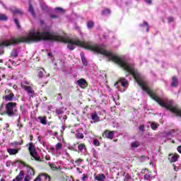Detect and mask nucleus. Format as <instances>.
Here are the masks:
<instances>
[{
  "label": "nucleus",
  "mask_w": 181,
  "mask_h": 181,
  "mask_svg": "<svg viewBox=\"0 0 181 181\" xmlns=\"http://www.w3.org/2000/svg\"><path fill=\"white\" fill-rule=\"evenodd\" d=\"M62 42L67 43V47L71 50V39H67L64 36L59 35L49 31H43L40 33L39 30L32 28L25 36L20 37L16 39L13 37H6L4 41H0V56L4 54V48L2 47H8L18 43H30V42Z\"/></svg>",
  "instance_id": "nucleus-1"
},
{
  "label": "nucleus",
  "mask_w": 181,
  "mask_h": 181,
  "mask_svg": "<svg viewBox=\"0 0 181 181\" xmlns=\"http://www.w3.org/2000/svg\"><path fill=\"white\" fill-rule=\"evenodd\" d=\"M16 103L9 102L6 105V114L8 117H18V107Z\"/></svg>",
  "instance_id": "nucleus-2"
},
{
  "label": "nucleus",
  "mask_w": 181,
  "mask_h": 181,
  "mask_svg": "<svg viewBox=\"0 0 181 181\" xmlns=\"http://www.w3.org/2000/svg\"><path fill=\"white\" fill-rule=\"evenodd\" d=\"M28 150L32 158L35 159V160L40 161V157L37 155V151H36V147L33 145V143L29 144Z\"/></svg>",
  "instance_id": "nucleus-3"
},
{
  "label": "nucleus",
  "mask_w": 181,
  "mask_h": 181,
  "mask_svg": "<svg viewBox=\"0 0 181 181\" xmlns=\"http://www.w3.org/2000/svg\"><path fill=\"white\" fill-rule=\"evenodd\" d=\"M115 86H116L117 88L119 90V91H125V89L121 90L119 89V86L122 87H128V81H127L124 78H122L119 81H118Z\"/></svg>",
  "instance_id": "nucleus-4"
},
{
  "label": "nucleus",
  "mask_w": 181,
  "mask_h": 181,
  "mask_svg": "<svg viewBox=\"0 0 181 181\" xmlns=\"http://www.w3.org/2000/svg\"><path fill=\"white\" fill-rule=\"evenodd\" d=\"M5 95L3 96L4 100L5 101H13V99L15 98V95L11 90L6 89L5 90Z\"/></svg>",
  "instance_id": "nucleus-5"
},
{
  "label": "nucleus",
  "mask_w": 181,
  "mask_h": 181,
  "mask_svg": "<svg viewBox=\"0 0 181 181\" xmlns=\"http://www.w3.org/2000/svg\"><path fill=\"white\" fill-rule=\"evenodd\" d=\"M114 134H115V132H114V131L110 132L108 130H106L103 134V137L107 138V139H112V138H114Z\"/></svg>",
  "instance_id": "nucleus-6"
},
{
  "label": "nucleus",
  "mask_w": 181,
  "mask_h": 181,
  "mask_svg": "<svg viewBox=\"0 0 181 181\" xmlns=\"http://www.w3.org/2000/svg\"><path fill=\"white\" fill-rule=\"evenodd\" d=\"M78 153H83V155H86V153H87V148L86 147V144H80L78 146Z\"/></svg>",
  "instance_id": "nucleus-7"
},
{
  "label": "nucleus",
  "mask_w": 181,
  "mask_h": 181,
  "mask_svg": "<svg viewBox=\"0 0 181 181\" xmlns=\"http://www.w3.org/2000/svg\"><path fill=\"white\" fill-rule=\"evenodd\" d=\"M42 180H45V181H50V177H49L46 174H42L40 175L39 177H37L34 181H42Z\"/></svg>",
  "instance_id": "nucleus-8"
},
{
  "label": "nucleus",
  "mask_w": 181,
  "mask_h": 181,
  "mask_svg": "<svg viewBox=\"0 0 181 181\" xmlns=\"http://www.w3.org/2000/svg\"><path fill=\"white\" fill-rule=\"evenodd\" d=\"M95 180L98 181H105L107 179V177L103 173H100L97 175L95 174L94 175Z\"/></svg>",
  "instance_id": "nucleus-9"
},
{
  "label": "nucleus",
  "mask_w": 181,
  "mask_h": 181,
  "mask_svg": "<svg viewBox=\"0 0 181 181\" xmlns=\"http://www.w3.org/2000/svg\"><path fill=\"white\" fill-rule=\"evenodd\" d=\"M23 177H25V173L23 170H21L18 175H17L16 178L13 180V181H21L22 179H23Z\"/></svg>",
  "instance_id": "nucleus-10"
},
{
  "label": "nucleus",
  "mask_w": 181,
  "mask_h": 181,
  "mask_svg": "<svg viewBox=\"0 0 181 181\" xmlns=\"http://www.w3.org/2000/svg\"><path fill=\"white\" fill-rule=\"evenodd\" d=\"M24 90L28 93V95H30V97H33L34 91L33 89H32V87L25 86Z\"/></svg>",
  "instance_id": "nucleus-11"
},
{
  "label": "nucleus",
  "mask_w": 181,
  "mask_h": 181,
  "mask_svg": "<svg viewBox=\"0 0 181 181\" xmlns=\"http://www.w3.org/2000/svg\"><path fill=\"white\" fill-rule=\"evenodd\" d=\"M91 119L94 122H100V116L97 114V112L92 113Z\"/></svg>",
  "instance_id": "nucleus-12"
},
{
  "label": "nucleus",
  "mask_w": 181,
  "mask_h": 181,
  "mask_svg": "<svg viewBox=\"0 0 181 181\" xmlns=\"http://www.w3.org/2000/svg\"><path fill=\"white\" fill-rule=\"evenodd\" d=\"M179 86V81L176 76L172 78L171 87H177Z\"/></svg>",
  "instance_id": "nucleus-13"
},
{
  "label": "nucleus",
  "mask_w": 181,
  "mask_h": 181,
  "mask_svg": "<svg viewBox=\"0 0 181 181\" xmlns=\"http://www.w3.org/2000/svg\"><path fill=\"white\" fill-rule=\"evenodd\" d=\"M77 83H78V86H79V87H82V88H84L86 87V86H87V82L83 78L78 80Z\"/></svg>",
  "instance_id": "nucleus-14"
},
{
  "label": "nucleus",
  "mask_w": 181,
  "mask_h": 181,
  "mask_svg": "<svg viewBox=\"0 0 181 181\" xmlns=\"http://www.w3.org/2000/svg\"><path fill=\"white\" fill-rule=\"evenodd\" d=\"M81 59L83 66H88V62H87V59H86V56L84 55V52H81Z\"/></svg>",
  "instance_id": "nucleus-15"
},
{
  "label": "nucleus",
  "mask_w": 181,
  "mask_h": 181,
  "mask_svg": "<svg viewBox=\"0 0 181 181\" xmlns=\"http://www.w3.org/2000/svg\"><path fill=\"white\" fill-rule=\"evenodd\" d=\"M7 152H8V153H9V155H16V153H18L19 152V149L8 148Z\"/></svg>",
  "instance_id": "nucleus-16"
},
{
  "label": "nucleus",
  "mask_w": 181,
  "mask_h": 181,
  "mask_svg": "<svg viewBox=\"0 0 181 181\" xmlns=\"http://www.w3.org/2000/svg\"><path fill=\"white\" fill-rule=\"evenodd\" d=\"M38 119L42 125H47V119H46L45 117L40 116L38 117Z\"/></svg>",
  "instance_id": "nucleus-17"
},
{
  "label": "nucleus",
  "mask_w": 181,
  "mask_h": 181,
  "mask_svg": "<svg viewBox=\"0 0 181 181\" xmlns=\"http://www.w3.org/2000/svg\"><path fill=\"white\" fill-rule=\"evenodd\" d=\"M170 162L173 163V162H177V154H174L173 156H170L168 158Z\"/></svg>",
  "instance_id": "nucleus-18"
},
{
  "label": "nucleus",
  "mask_w": 181,
  "mask_h": 181,
  "mask_svg": "<svg viewBox=\"0 0 181 181\" xmlns=\"http://www.w3.org/2000/svg\"><path fill=\"white\" fill-rule=\"evenodd\" d=\"M141 145L139 141H134L131 143V147L133 148V149H135V148H138Z\"/></svg>",
  "instance_id": "nucleus-19"
},
{
  "label": "nucleus",
  "mask_w": 181,
  "mask_h": 181,
  "mask_svg": "<svg viewBox=\"0 0 181 181\" xmlns=\"http://www.w3.org/2000/svg\"><path fill=\"white\" fill-rule=\"evenodd\" d=\"M27 176H30L32 177V176H35V170L32 168H28L27 171Z\"/></svg>",
  "instance_id": "nucleus-20"
},
{
  "label": "nucleus",
  "mask_w": 181,
  "mask_h": 181,
  "mask_svg": "<svg viewBox=\"0 0 181 181\" xmlns=\"http://www.w3.org/2000/svg\"><path fill=\"white\" fill-rule=\"evenodd\" d=\"M28 12L31 13L32 16H35V10L33 9L32 4H29Z\"/></svg>",
  "instance_id": "nucleus-21"
},
{
  "label": "nucleus",
  "mask_w": 181,
  "mask_h": 181,
  "mask_svg": "<svg viewBox=\"0 0 181 181\" xmlns=\"http://www.w3.org/2000/svg\"><path fill=\"white\" fill-rule=\"evenodd\" d=\"M76 136L77 139H83L84 138V134H83V133H81L79 132H76Z\"/></svg>",
  "instance_id": "nucleus-22"
},
{
  "label": "nucleus",
  "mask_w": 181,
  "mask_h": 181,
  "mask_svg": "<svg viewBox=\"0 0 181 181\" xmlns=\"http://www.w3.org/2000/svg\"><path fill=\"white\" fill-rule=\"evenodd\" d=\"M149 124H151V129H157L158 127H159V124L152 122H149Z\"/></svg>",
  "instance_id": "nucleus-23"
},
{
  "label": "nucleus",
  "mask_w": 181,
  "mask_h": 181,
  "mask_svg": "<svg viewBox=\"0 0 181 181\" xmlns=\"http://www.w3.org/2000/svg\"><path fill=\"white\" fill-rule=\"evenodd\" d=\"M110 13H111V11H110L108 8H106L102 11V15L104 16H107V15H110Z\"/></svg>",
  "instance_id": "nucleus-24"
},
{
  "label": "nucleus",
  "mask_w": 181,
  "mask_h": 181,
  "mask_svg": "<svg viewBox=\"0 0 181 181\" xmlns=\"http://www.w3.org/2000/svg\"><path fill=\"white\" fill-rule=\"evenodd\" d=\"M87 28L88 29H93V28H94V22L88 21L87 23Z\"/></svg>",
  "instance_id": "nucleus-25"
},
{
  "label": "nucleus",
  "mask_w": 181,
  "mask_h": 181,
  "mask_svg": "<svg viewBox=\"0 0 181 181\" xmlns=\"http://www.w3.org/2000/svg\"><path fill=\"white\" fill-rule=\"evenodd\" d=\"M0 21H8V16L5 14H0Z\"/></svg>",
  "instance_id": "nucleus-26"
},
{
  "label": "nucleus",
  "mask_w": 181,
  "mask_h": 181,
  "mask_svg": "<svg viewBox=\"0 0 181 181\" xmlns=\"http://www.w3.org/2000/svg\"><path fill=\"white\" fill-rule=\"evenodd\" d=\"M40 6L42 11H47V6L45 2H40Z\"/></svg>",
  "instance_id": "nucleus-27"
},
{
  "label": "nucleus",
  "mask_w": 181,
  "mask_h": 181,
  "mask_svg": "<svg viewBox=\"0 0 181 181\" xmlns=\"http://www.w3.org/2000/svg\"><path fill=\"white\" fill-rule=\"evenodd\" d=\"M55 112L57 115H62V114H63L64 111H63V108H59V109H57Z\"/></svg>",
  "instance_id": "nucleus-28"
},
{
  "label": "nucleus",
  "mask_w": 181,
  "mask_h": 181,
  "mask_svg": "<svg viewBox=\"0 0 181 181\" xmlns=\"http://www.w3.org/2000/svg\"><path fill=\"white\" fill-rule=\"evenodd\" d=\"M62 148H63V146H62V144H60V143H57V144L55 145V149H56V151H60V149H62Z\"/></svg>",
  "instance_id": "nucleus-29"
},
{
  "label": "nucleus",
  "mask_w": 181,
  "mask_h": 181,
  "mask_svg": "<svg viewBox=\"0 0 181 181\" xmlns=\"http://www.w3.org/2000/svg\"><path fill=\"white\" fill-rule=\"evenodd\" d=\"M13 13H20L21 15H22V13H23V11L19 8H16V10H13L12 11Z\"/></svg>",
  "instance_id": "nucleus-30"
},
{
  "label": "nucleus",
  "mask_w": 181,
  "mask_h": 181,
  "mask_svg": "<svg viewBox=\"0 0 181 181\" xmlns=\"http://www.w3.org/2000/svg\"><path fill=\"white\" fill-rule=\"evenodd\" d=\"M81 163H83V159L81 158H78L77 160L75 161V164L76 165V166H80Z\"/></svg>",
  "instance_id": "nucleus-31"
},
{
  "label": "nucleus",
  "mask_w": 181,
  "mask_h": 181,
  "mask_svg": "<svg viewBox=\"0 0 181 181\" xmlns=\"http://www.w3.org/2000/svg\"><path fill=\"white\" fill-rule=\"evenodd\" d=\"M55 11H57V12H59V13H64V10L59 7H57L55 8Z\"/></svg>",
  "instance_id": "nucleus-32"
},
{
  "label": "nucleus",
  "mask_w": 181,
  "mask_h": 181,
  "mask_svg": "<svg viewBox=\"0 0 181 181\" xmlns=\"http://www.w3.org/2000/svg\"><path fill=\"white\" fill-rule=\"evenodd\" d=\"M93 156L95 159H98V153L95 150H93Z\"/></svg>",
  "instance_id": "nucleus-33"
},
{
  "label": "nucleus",
  "mask_w": 181,
  "mask_h": 181,
  "mask_svg": "<svg viewBox=\"0 0 181 181\" xmlns=\"http://www.w3.org/2000/svg\"><path fill=\"white\" fill-rule=\"evenodd\" d=\"M140 26H146V32H149V25H148V23L146 21H144V23L142 25H140Z\"/></svg>",
  "instance_id": "nucleus-34"
},
{
  "label": "nucleus",
  "mask_w": 181,
  "mask_h": 181,
  "mask_svg": "<svg viewBox=\"0 0 181 181\" xmlns=\"http://www.w3.org/2000/svg\"><path fill=\"white\" fill-rule=\"evenodd\" d=\"M49 165L51 169H52V170H57V165H56V164H50V163H49Z\"/></svg>",
  "instance_id": "nucleus-35"
},
{
  "label": "nucleus",
  "mask_w": 181,
  "mask_h": 181,
  "mask_svg": "<svg viewBox=\"0 0 181 181\" xmlns=\"http://www.w3.org/2000/svg\"><path fill=\"white\" fill-rule=\"evenodd\" d=\"M43 71H45L44 69H42L41 71L38 72L39 78H42L43 77Z\"/></svg>",
  "instance_id": "nucleus-36"
},
{
  "label": "nucleus",
  "mask_w": 181,
  "mask_h": 181,
  "mask_svg": "<svg viewBox=\"0 0 181 181\" xmlns=\"http://www.w3.org/2000/svg\"><path fill=\"white\" fill-rule=\"evenodd\" d=\"M11 54L13 57H18V52L16 50L13 51Z\"/></svg>",
  "instance_id": "nucleus-37"
},
{
  "label": "nucleus",
  "mask_w": 181,
  "mask_h": 181,
  "mask_svg": "<svg viewBox=\"0 0 181 181\" xmlns=\"http://www.w3.org/2000/svg\"><path fill=\"white\" fill-rule=\"evenodd\" d=\"M144 180H149V179H151V175L149 173L146 174L144 176Z\"/></svg>",
  "instance_id": "nucleus-38"
},
{
  "label": "nucleus",
  "mask_w": 181,
  "mask_h": 181,
  "mask_svg": "<svg viewBox=\"0 0 181 181\" xmlns=\"http://www.w3.org/2000/svg\"><path fill=\"white\" fill-rule=\"evenodd\" d=\"M93 145H95V146H100V141L97 139H94L93 140Z\"/></svg>",
  "instance_id": "nucleus-39"
},
{
  "label": "nucleus",
  "mask_w": 181,
  "mask_h": 181,
  "mask_svg": "<svg viewBox=\"0 0 181 181\" xmlns=\"http://www.w3.org/2000/svg\"><path fill=\"white\" fill-rule=\"evenodd\" d=\"M139 131H141V132H144L145 131V125L141 124L139 126Z\"/></svg>",
  "instance_id": "nucleus-40"
},
{
  "label": "nucleus",
  "mask_w": 181,
  "mask_h": 181,
  "mask_svg": "<svg viewBox=\"0 0 181 181\" xmlns=\"http://www.w3.org/2000/svg\"><path fill=\"white\" fill-rule=\"evenodd\" d=\"M86 179H88V175L87 174H83V177L81 178L82 181H86Z\"/></svg>",
  "instance_id": "nucleus-41"
},
{
  "label": "nucleus",
  "mask_w": 181,
  "mask_h": 181,
  "mask_svg": "<svg viewBox=\"0 0 181 181\" xmlns=\"http://www.w3.org/2000/svg\"><path fill=\"white\" fill-rule=\"evenodd\" d=\"M78 35H80L81 39H84V35H83V33H81V30H80L79 28H78Z\"/></svg>",
  "instance_id": "nucleus-42"
},
{
  "label": "nucleus",
  "mask_w": 181,
  "mask_h": 181,
  "mask_svg": "<svg viewBox=\"0 0 181 181\" xmlns=\"http://www.w3.org/2000/svg\"><path fill=\"white\" fill-rule=\"evenodd\" d=\"M32 180V177L29 175H26L25 177L24 178V181H30Z\"/></svg>",
  "instance_id": "nucleus-43"
},
{
  "label": "nucleus",
  "mask_w": 181,
  "mask_h": 181,
  "mask_svg": "<svg viewBox=\"0 0 181 181\" xmlns=\"http://www.w3.org/2000/svg\"><path fill=\"white\" fill-rule=\"evenodd\" d=\"M14 23H16V26L19 28H21V25H19V21L18 19H14Z\"/></svg>",
  "instance_id": "nucleus-44"
},
{
  "label": "nucleus",
  "mask_w": 181,
  "mask_h": 181,
  "mask_svg": "<svg viewBox=\"0 0 181 181\" xmlns=\"http://www.w3.org/2000/svg\"><path fill=\"white\" fill-rule=\"evenodd\" d=\"M131 180V175H129V174H127L125 175L124 180Z\"/></svg>",
  "instance_id": "nucleus-45"
},
{
  "label": "nucleus",
  "mask_w": 181,
  "mask_h": 181,
  "mask_svg": "<svg viewBox=\"0 0 181 181\" xmlns=\"http://www.w3.org/2000/svg\"><path fill=\"white\" fill-rule=\"evenodd\" d=\"M11 145L13 146H18V145H21V144L19 142H13V143H11Z\"/></svg>",
  "instance_id": "nucleus-46"
},
{
  "label": "nucleus",
  "mask_w": 181,
  "mask_h": 181,
  "mask_svg": "<svg viewBox=\"0 0 181 181\" xmlns=\"http://www.w3.org/2000/svg\"><path fill=\"white\" fill-rule=\"evenodd\" d=\"M168 21L169 23H170L171 22H173L174 18H173V17H168Z\"/></svg>",
  "instance_id": "nucleus-47"
},
{
  "label": "nucleus",
  "mask_w": 181,
  "mask_h": 181,
  "mask_svg": "<svg viewBox=\"0 0 181 181\" xmlns=\"http://www.w3.org/2000/svg\"><path fill=\"white\" fill-rule=\"evenodd\" d=\"M146 4L151 5L152 4V0H144Z\"/></svg>",
  "instance_id": "nucleus-48"
},
{
  "label": "nucleus",
  "mask_w": 181,
  "mask_h": 181,
  "mask_svg": "<svg viewBox=\"0 0 181 181\" xmlns=\"http://www.w3.org/2000/svg\"><path fill=\"white\" fill-rule=\"evenodd\" d=\"M66 128H67V127L66 126H62V129H61V133L63 134V132H64V130L66 129Z\"/></svg>",
  "instance_id": "nucleus-49"
},
{
  "label": "nucleus",
  "mask_w": 181,
  "mask_h": 181,
  "mask_svg": "<svg viewBox=\"0 0 181 181\" xmlns=\"http://www.w3.org/2000/svg\"><path fill=\"white\" fill-rule=\"evenodd\" d=\"M50 18H52V19H56V18H59V16L57 15H51Z\"/></svg>",
  "instance_id": "nucleus-50"
},
{
  "label": "nucleus",
  "mask_w": 181,
  "mask_h": 181,
  "mask_svg": "<svg viewBox=\"0 0 181 181\" xmlns=\"http://www.w3.org/2000/svg\"><path fill=\"white\" fill-rule=\"evenodd\" d=\"M62 94H58L57 97V100H62Z\"/></svg>",
  "instance_id": "nucleus-51"
},
{
  "label": "nucleus",
  "mask_w": 181,
  "mask_h": 181,
  "mask_svg": "<svg viewBox=\"0 0 181 181\" xmlns=\"http://www.w3.org/2000/svg\"><path fill=\"white\" fill-rule=\"evenodd\" d=\"M141 159H143V160L149 159V157H146V156H142L141 157Z\"/></svg>",
  "instance_id": "nucleus-52"
},
{
  "label": "nucleus",
  "mask_w": 181,
  "mask_h": 181,
  "mask_svg": "<svg viewBox=\"0 0 181 181\" xmlns=\"http://www.w3.org/2000/svg\"><path fill=\"white\" fill-rule=\"evenodd\" d=\"M177 150L179 152V153H181V146H178Z\"/></svg>",
  "instance_id": "nucleus-53"
},
{
  "label": "nucleus",
  "mask_w": 181,
  "mask_h": 181,
  "mask_svg": "<svg viewBox=\"0 0 181 181\" xmlns=\"http://www.w3.org/2000/svg\"><path fill=\"white\" fill-rule=\"evenodd\" d=\"M52 135L54 136H57L59 135V134L57 133V132H55L52 133Z\"/></svg>",
  "instance_id": "nucleus-54"
},
{
  "label": "nucleus",
  "mask_w": 181,
  "mask_h": 181,
  "mask_svg": "<svg viewBox=\"0 0 181 181\" xmlns=\"http://www.w3.org/2000/svg\"><path fill=\"white\" fill-rule=\"evenodd\" d=\"M62 119L64 120V121H66V120L67 119V116L64 115V116L62 117Z\"/></svg>",
  "instance_id": "nucleus-55"
},
{
  "label": "nucleus",
  "mask_w": 181,
  "mask_h": 181,
  "mask_svg": "<svg viewBox=\"0 0 181 181\" xmlns=\"http://www.w3.org/2000/svg\"><path fill=\"white\" fill-rule=\"evenodd\" d=\"M20 121H21V115H19L18 119V124H17L18 127H19Z\"/></svg>",
  "instance_id": "nucleus-56"
},
{
  "label": "nucleus",
  "mask_w": 181,
  "mask_h": 181,
  "mask_svg": "<svg viewBox=\"0 0 181 181\" xmlns=\"http://www.w3.org/2000/svg\"><path fill=\"white\" fill-rule=\"evenodd\" d=\"M48 134H49L50 135H53V131L48 130Z\"/></svg>",
  "instance_id": "nucleus-57"
},
{
  "label": "nucleus",
  "mask_w": 181,
  "mask_h": 181,
  "mask_svg": "<svg viewBox=\"0 0 181 181\" xmlns=\"http://www.w3.org/2000/svg\"><path fill=\"white\" fill-rule=\"evenodd\" d=\"M50 150L52 151V152H54V151H56V148H54V147H51Z\"/></svg>",
  "instance_id": "nucleus-58"
},
{
  "label": "nucleus",
  "mask_w": 181,
  "mask_h": 181,
  "mask_svg": "<svg viewBox=\"0 0 181 181\" xmlns=\"http://www.w3.org/2000/svg\"><path fill=\"white\" fill-rule=\"evenodd\" d=\"M40 25H43V23H45V21H43V20H40Z\"/></svg>",
  "instance_id": "nucleus-59"
},
{
  "label": "nucleus",
  "mask_w": 181,
  "mask_h": 181,
  "mask_svg": "<svg viewBox=\"0 0 181 181\" xmlns=\"http://www.w3.org/2000/svg\"><path fill=\"white\" fill-rule=\"evenodd\" d=\"M45 159H46V160H50V157L46 156V157H45Z\"/></svg>",
  "instance_id": "nucleus-60"
},
{
  "label": "nucleus",
  "mask_w": 181,
  "mask_h": 181,
  "mask_svg": "<svg viewBox=\"0 0 181 181\" xmlns=\"http://www.w3.org/2000/svg\"><path fill=\"white\" fill-rule=\"evenodd\" d=\"M48 56H49L50 57H52V56H53V55L52 54V53H48Z\"/></svg>",
  "instance_id": "nucleus-61"
},
{
  "label": "nucleus",
  "mask_w": 181,
  "mask_h": 181,
  "mask_svg": "<svg viewBox=\"0 0 181 181\" xmlns=\"http://www.w3.org/2000/svg\"><path fill=\"white\" fill-rule=\"evenodd\" d=\"M0 181H6V180H5V179H4V178H1V179L0 180Z\"/></svg>",
  "instance_id": "nucleus-62"
},
{
  "label": "nucleus",
  "mask_w": 181,
  "mask_h": 181,
  "mask_svg": "<svg viewBox=\"0 0 181 181\" xmlns=\"http://www.w3.org/2000/svg\"><path fill=\"white\" fill-rule=\"evenodd\" d=\"M62 116H59V119H62Z\"/></svg>",
  "instance_id": "nucleus-63"
},
{
  "label": "nucleus",
  "mask_w": 181,
  "mask_h": 181,
  "mask_svg": "<svg viewBox=\"0 0 181 181\" xmlns=\"http://www.w3.org/2000/svg\"><path fill=\"white\" fill-rule=\"evenodd\" d=\"M0 63H2V59H0Z\"/></svg>",
  "instance_id": "nucleus-64"
}]
</instances>
